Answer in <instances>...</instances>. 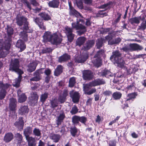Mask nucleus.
<instances>
[{
	"mask_svg": "<svg viewBox=\"0 0 146 146\" xmlns=\"http://www.w3.org/2000/svg\"><path fill=\"white\" fill-rule=\"evenodd\" d=\"M70 14L71 15H74L77 17L76 22L72 24V28L66 26L65 28V32L66 35L72 33L73 30L74 29L78 30L77 32L79 35H81L84 33L86 31V27L83 25L85 23V21L83 19H79V17L83 18L81 15L76 10H70Z\"/></svg>",
	"mask_w": 146,
	"mask_h": 146,
	"instance_id": "f257e3e1",
	"label": "nucleus"
},
{
	"mask_svg": "<svg viewBox=\"0 0 146 146\" xmlns=\"http://www.w3.org/2000/svg\"><path fill=\"white\" fill-rule=\"evenodd\" d=\"M19 61L18 59H15L12 61L9 68L10 70L16 72L19 74L18 78L15 79L14 84H13L14 86L17 87L19 86L20 82L22 78L21 75L23 73V71L19 68Z\"/></svg>",
	"mask_w": 146,
	"mask_h": 146,
	"instance_id": "f03ea898",
	"label": "nucleus"
},
{
	"mask_svg": "<svg viewBox=\"0 0 146 146\" xmlns=\"http://www.w3.org/2000/svg\"><path fill=\"white\" fill-rule=\"evenodd\" d=\"M44 40L50 42L52 44L57 45L61 42L62 39L56 33L52 34L49 31L45 32L43 36Z\"/></svg>",
	"mask_w": 146,
	"mask_h": 146,
	"instance_id": "7ed1b4c3",
	"label": "nucleus"
},
{
	"mask_svg": "<svg viewBox=\"0 0 146 146\" xmlns=\"http://www.w3.org/2000/svg\"><path fill=\"white\" fill-rule=\"evenodd\" d=\"M110 59L113 61L114 64H117L118 66L120 67L123 66L125 63L121 57V54L118 51H116L112 53Z\"/></svg>",
	"mask_w": 146,
	"mask_h": 146,
	"instance_id": "20e7f679",
	"label": "nucleus"
},
{
	"mask_svg": "<svg viewBox=\"0 0 146 146\" xmlns=\"http://www.w3.org/2000/svg\"><path fill=\"white\" fill-rule=\"evenodd\" d=\"M5 29L7 34V36H6L5 38V42L7 43V49H8L10 48L11 35L13 34V30L12 28L8 25L7 26Z\"/></svg>",
	"mask_w": 146,
	"mask_h": 146,
	"instance_id": "39448f33",
	"label": "nucleus"
},
{
	"mask_svg": "<svg viewBox=\"0 0 146 146\" xmlns=\"http://www.w3.org/2000/svg\"><path fill=\"white\" fill-rule=\"evenodd\" d=\"M43 73L42 69L36 70L33 74L34 77L30 79V81L37 82L39 81L41 79V74Z\"/></svg>",
	"mask_w": 146,
	"mask_h": 146,
	"instance_id": "423d86ee",
	"label": "nucleus"
},
{
	"mask_svg": "<svg viewBox=\"0 0 146 146\" xmlns=\"http://www.w3.org/2000/svg\"><path fill=\"white\" fill-rule=\"evenodd\" d=\"M31 96L29 97V101L32 105H35L37 102L38 96L36 92H32L31 94Z\"/></svg>",
	"mask_w": 146,
	"mask_h": 146,
	"instance_id": "0eeeda50",
	"label": "nucleus"
},
{
	"mask_svg": "<svg viewBox=\"0 0 146 146\" xmlns=\"http://www.w3.org/2000/svg\"><path fill=\"white\" fill-rule=\"evenodd\" d=\"M83 78L85 80H90L93 78L92 73L91 71L86 70L83 71Z\"/></svg>",
	"mask_w": 146,
	"mask_h": 146,
	"instance_id": "6e6552de",
	"label": "nucleus"
},
{
	"mask_svg": "<svg viewBox=\"0 0 146 146\" xmlns=\"http://www.w3.org/2000/svg\"><path fill=\"white\" fill-rule=\"evenodd\" d=\"M4 45V46L0 49V58L5 57L8 53V50L10 48L8 49H7V43L5 42Z\"/></svg>",
	"mask_w": 146,
	"mask_h": 146,
	"instance_id": "1a4fd4ad",
	"label": "nucleus"
},
{
	"mask_svg": "<svg viewBox=\"0 0 146 146\" xmlns=\"http://www.w3.org/2000/svg\"><path fill=\"white\" fill-rule=\"evenodd\" d=\"M95 42L92 40H89L87 41L83 47V49L84 50H89L94 45Z\"/></svg>",
	"mask_w": 146,
	"mask_h": 146,
	"instance_id": "9d476101",
	"label": "nucleus"
},
{
	"mask_svg": "<svg viewBox=\"0 0 146 146\" xmlns=\"http://www.w3.org/2000/svg\"><path fill=\"white\" fill-rule=\"evenodd\" d=\"M65 117V116L64 111L61 110L59 115L56 117V124L58 126L61 124Z\"/></svg>",
	"mask_w": 146,
	"mask_h": 146,
	"instance_id": "9b49d317",
	"label": "nucleus"
},
{
	"mask_svg": "<svg viewBox=\"0 0 146 146\" xmlns=\"http://www.w3.org/2000/svg\"><path fill=\"white\" fill-rule=\"evenodd\" d=\"M70 58V56L67 54H64L59 57L58 62L62 63L67 61Z\"/></svg>",
	"mask_w": 146,
	"mask_h": 146,
	"instance_id": "f8f14e48",
	"label": "nucleus"
},
{
	"mask_svg": "<svg viewBox=\"0 0 146 146\" xmlns=\"http://www.w3.org/2000/svg\"><path fill=\"white\" fill-rule=\"evenodd\" d=\"M70 94L74 103H75L78 102L79 96L78 92H74L73 91H72L70 93Z\"/></svg>",
	"mask_w": 146,
	"mask_h": 146,
	"instance_id": "ddd939ff",
	"label": "nucleus"
},
{
	"mask_svg": "<svg viewBox=\"0 0 146 146\" xmlns=\"http://www.w3.org/2000/svg\"><path fill=\"white\" fill-rule=\"evenodd\" d=\"M9 108L11 110H15L17 109V101L15 99L13 98H10Z\"/></svg>",
	"mask_w": 146,
	"mask_h": 146,
	"instance_id": "4468645a",
	"label": "nucleus"
},
{
	"mask_svg": "<svg viewBox=\"0 0 146 146\" xmlns=\"http://www.w3.org/2000/svg\"><path fill=\"white\" fill-rule=\"evenodd\" d=\"M14 125L20 130H21L23 128L24 121L22 117L19 118L18 121H16L14 123Z\"/></svg>",
	"mask_w": 146,
	"mask_h": 146,
	"instance_id": "2eb2a0df",
	"label": "nucleus"
},
{
	"mask_svg": "<svg viewBox=\"0 0 146 146\" xmlns=\"http://www.w3.org/2000/svg\"><path fill=\"white\" fill-rule=\"evenodd\" d=\"M16 23L19 26H21L27 21V19L22 16H17L16 18Z\"/></svg>",
	"mask_w": 146,
	"mask_h": 146,
	"instance_id": "dca6fc26",
	"label": "nucleus"
},
{
	"mask_svg": "<svg viewBox=\"0 0 146 146\" xmlns=\"http://www.w3.org/2000/svg\"><path fill=\"white\" fill-rule=\"evenodd\" d=\"M88 55L87 53L84 54L83 55L80 56L78 58H76V62L78 63L83 62L85 61L88 58Z\"/></svg>",
	"mask_w": 146,
	"mask_h": 146,
	"instance_id": "f3484780",
	"label": "nucleus"
},
{
	"mask_svg": "<svg viewBox=\"0 0 146 146\" xmlns=\"http://www.w3.org/2000/svg\"><path fill=\"white\" fill-rule=\"evenodd\" d=\"M26 139L27 141L28 146H36V141L35 138L31 136L26 138Z\"/></svg>",
	"mask_w": 146,
	"mask_h": 146,
	"instance_id": "a211bd4d",
	"label": "nucleus"
},
{
	"mask_svg": "<svg viewBox=\"0 0 146 146\" xmlns=\"http://www.w3.org/2000/svg\"><path fill=\"white\" fill-rule=\"evenodd\" d=\"M37 64L35 62H33L29 64L27 66V70L29 72H31L35 70Z\"/></svg>",
	"mask_w": 146,
	"mask_h": 146,
	"instance_id": "6ab92c4d",
	"label": "nucleus"
},
{
	"mask_svg": "<svg viewBox=\"0 0 146 146\" xmlns=\"http://www.w3.org/2000/svg\"><path fill=\"white\" fill-rule=\"evenodd\" d=\"M16 46L20 48L19 52H21L26 48V46L23 42L21 40H18L16 44Z\"/></svg>",
	"mask_w": 146,
	"mask_h": 146,
	"instance_id": "aec40b11",
	"label": "nucleus"
},
{
	"mask_svg": "<svg viewBox=\"0 0 146 146\" xmlns=\"http://www.w3.org/2000/svg\"><path fill=\"white\" fill-rule=\"evenodd\" d=\"M34 21L38 25L40 28L43 30H44L46 29V28L44 26L42 21L41 19L38 18L36 17V18H34Z\"/></svg>",
	"mask_w": 146,
	"mask_h": 146,
	"instance_id": "412c9836",
	"label": "nucleus"
},
{
	"mask_svg": "<svg viewBox=\"0 0 146 146\" xmlns=\"http://www.w3.org/2000/svg\"><path fill=\"white\" fill-rule=\"evenodd\" d=\"M32 128L30 127H27L24 129L23 134L25 138L29 137V135L32 133Z\"/></svg>",
	"mask_w": 146,
	"mask_h": 146,
	"instance_id": "4be33fe9",
	"label": "nucleus"
},
{
	"mask_svg": "<svg viewBox=\"0 0 146 146\" xmlns=\"http://www.w3.org/2000/svg\"><path fill=\"white\" fill-rule=\"evenodd\" d=\"M13 138V135L11 133H8L5 134L4 137V141L8 143L11 141Z\"/></svg>",
	"mask_w": 146,
	"mask_h": 146,
	"instance_id": "5701e85b",
	"label": "nucleus"
},
{
	"mask_svg": "<svg viewBox=\"0 0 146 146\" xmlns=\"http://www.w3.org/2000/svg\"><path fill=\"white\" fill-rule=\"evenodd\" d=\"M50 137V139L52 140L53 142L57 143L60 140L61 136L59 134H51Z\"/></svg>",
	"mask_w": 146,
	"mask_h": 146,
	"instance_id": "b1692460",
	"label": "nucleus"
},
{
	"mask_svg": "<svg viewBox=\"0 0 146 146\" xmlns=\"http://www.w3.org/2000/svg\"><path fill=\"white\" fill-rule=\"evenodd\" d=\"M106 41L105 38H101L98 39L96 41V46L98 49H100L103 46V43Z\"/></svg>",
	"mask_w": 146,
	"mask_h": 146,
	"instance_id": "393cba45",
	"label": "nucleus"
},
{
	"mask_svg": "<svg viewBox=\"0 0 146 146\" xmlns=\"http://www.w3.org/2000/svg\"><path fill=\"white\" fill-rule=\"evenodd\" d=\"M59 3V0H53L49 2L48 5L51 7L56 8L58 7Z\"/></svg>",
	"mask_w": 146,
	"mask_h": 146,
	"instance_id": "a878e982",
	"label": "nucleus"
},
{
	"mask_svg": "<svg viewBox=\"0 0 146 146\" xmlns=\"http://www.w3.org/2000/svg\"><path fill=\"white\" fill-rule=\"evenodd\" d=\"M29 111L28 107L27 106H21L19 109V112L21 115H25Z\"/></svg>",
	"mask_w": 146,
	"mask_h": 146,
	"instance_id": "bb28decb",
	"label": "nucleus"
},
{
	"mask_svg": "<svg viewBox=\"0 0 146 146\" xmlns=\"http://www.w3.org/2000/svg\"><path fill=\"white\" fill-rule=\"evenodd\" d=\"M131 51L141 50L143 47L137 44H130Z\"/></svg>",
	"mask_w": 146,
	"mask_h": 146,
	"instance_id": "cd10ccee",
	"label": "nucleus"
},
{
	"mask_svg": "<svg viewBox=\"0 0 146 146\" xmlns=\"http://www.w3.org/2000/svg\"><path fill=\"white\" fill-rule=\"evenodd\" d=\"M100 73L101 76H105L107 77H108L109 76H113L112 73L109 70L106 69L102 70L100 72Z\"/></svg>",
	"mask_w": 146,
	"mask_h": 146,
	"instance_id": "c85d7f7f",
	"label": "nucleus"
},
{
	"mask_svg": "<svg viewBox=\"0 0 146 146\" xmlns=\"http://www.w3.org/2000/svg\"><path fill=\"white\" fill-rule=\"evenodd\" d=\"M83 90L85 92V93L87 92L92 87H94L93 83L92 81L87 84H84Z\"/></svg>",
	"mask_w": 146,
	"mask_h": 146,
	"instance_id": "c756f323",
	"label": "nucleus"
},
{
	"mask_svg": "<svg viewBox=\"0 0 146 146\" xmlns=\"http://www.w3.org/2000/svg\"><path fill=\"white\" fill-rule=\"evenodd\" d=\"M63 66L60 65H58L54 72V74L56 76H58L62 72Z\"/></svg>",
	"mask_w": 146,
	"mask_h": 146,
	"instance_id": "7c9ffc66",
	"label": "nucleus"
},
{
	"mask_svg": "<svg viewBox=\"0 0 146 146\" xmlns=\"http://www.w3.org/2000/svg\"><path fill=\"white\" fill-rule=\"evenodd\" d=\"M92 82L94 86L99 85L103 84L105 83V82L104 80L102 79H96L92 81Z\"/></svg>",
	"mask_w": 146,
	"mask_h": 146,
	"instance_id": "2f4dec72",
	"label": "nucleus"
},
{
	"mask_svg": "<svg viewBox=\"0 0 146 146\" xmlns=\"http://www.w3.org/2000/svg\"><path fill=\"white\" fill-rule=\"evenodd\" d=\"M85 40L86 38L84 37H80L76 40V45L80 46L84 43Z\"/></svg>",
	"mask_w": 146,
	"mask_h": 146,
	"instance_id": "473e14b6",
	"label": "nucleus"
},
{
	"mask_svg": "<svg viewBox=\"0 0 146 146\" xmlns=\"http://www.w3.org/2000/svg\"><path fill=\"white\" fill-rule=\"evenodd\" d=\"M10 85L8 84H4L3 83H0V89L2 91H6L8 90Z\"/></svg>",
	"mask_w": 146,
	"mask_h": 146,
	"instance_id": "72a5a7b5",
	"label": "nucleus"
},
{
	"mask_svg": "<svg viewBox=\"0 0 146 146\" xmlns=\"http://www.w3.org/2000/svg\"><path fill=\"white\" fill-rule=\"evenodd\" d=\"M31 5H32L36 7L35 9H41L42 7L40 5L39 3L36 0H30Z\"/></svg>",
	"mask_w": 146,
	"mask_h": 146,
	"instance_id": "f704fd0d",
	"label": "nucleus"
},
{
	"mask_svg": "<svg viewBox=\"0 0 146 146\" xmlns=\"http://www.w3.org/2000/svg\"><path fill=\"white\" fill-rule=\"evenodd\" d=\"M79 116L74 115L72 118V122L74 125L79 124Z\"/></svg>",
	"mask_w": 146,
	"mask_h": 146,
	"instance_id": "c9c22d12",
	"label": "nucleus"
},
{
	"mask_svg": "<svg viewBox=\"0 0 146 146\" xmlns=\"http://www.w3.org/2000/svg\"><path fill=\"white\" fill-rule=\"evenodd\" d=\"M39 15L45 21H48L51 19L50 16L45 12L41 13Z\"/></svg>",
	"mask_w": 146,
	"mask_h": 146,
	"instance_id": "e433bc0d",
	"label": "nucleus"
},
{
	"mask_svg": "<svg viewBox=\"0 0 146 146\" xmlns=\"http://www.w3.org/2000/svg\"><path fill=\"white\" fill-rule=\"evenodd\" d=\"M15 137L18 141V143L20 144L23 142V136L20 134L17 133L15 135Z\"/></svg>",
	"mask_w": 146,
	"mask_h": 146,
	"instance_id": "4c0bfd02",
	"label": "nucleus"
},
{
	"mask_svg": "<svg viewBox=\"0 0 146 146\" xmlns=\"http://www.w3.org/2000/svg\"><path fill=\"white\" fill-rule=\"evenodd\" d=\"M141 18L140 17H135L131 19L130 20V21L131 24H138L140 23V20Z\"/></svg>",
	"mask_w": 146,
	"mask_h": 146,
	"instance_id": "58836bf2",
	"label": "nucleus"
},
{
	"mask_svg": "<svg viewBox=\"0 0 146 146\" xmlns=\"http://www.w3.org/2000/svg\"><path fill=\"white\" fill-rule=\"evenodd\" d=\"M76 78L74 77L70 78L69 80V84L68 86L70 88L73 87L76 83Z\"/></svg>",
	"mask_w": 146,
	"mask_h": 146,
	"instance_id": "ea45409f",
	"label": "nucleus"
},
{
	"mask_svg": "<svg viewBox=\"0 0 146 146\" xmlns=\"http://www.w3.org/2000/svg\"><path fill=\"white\" fill-rule=\"evenodd\" d=\"M18 97V102L20 103H22L25 102L27 99L26 96L25 94L24 93L20 95Z\"/></svg>",
	"mask_w": 146,
	"mask_h": 146,
	"instance_id": "a19ab883",
	"label": "nucleus"
},
{
	"mask_svg": "<svg viewBox=\"0 0 146 146\" xmlns=\"http://www.w3.org/2000/svg\"><path fill=\"white\" fill-rule=\"evenodd\" d=\"M121 94L118 92H114L112 94V96L115 100L119 99L121 97Z\"/></svg>",
	"mask_w": 146,
	"mask_h": 146,
	"instance_id": "79ce46f5",
	"label": "nucleus"
},
{
	"mask_svg": "<svg viewBox=\"0 0 146 146\" xmlns=\"http://www.w3.org/2000/svg\"><path fill=\"white\" fill-rule=\"evenodd\" d=\"M136 96V95L135 93H131L128 94L127 97L126 101H128L130 100H133Z\"/></svg>",
	"mask_w": 146,
	"mask_h": 146,
	"instance_id": "37998d69",
	"label": "nucleus"
},
{
	"mask_svg": "<svg viewBox=\"0 0 146 146\" xmlns=\"http://www.w3.org/2000/svg\"><path fill=\"white\" fill-rule=\"evenodd\" d=\"M104 52L103 50H101L98 51L97 53L94 56V58H100L104 55Z\"/></svg>",
	"mask_w": 146,
	"mask_h": 146,
	"instance_id": "c03bdc74",
	"label": "nucleus"
},
{
	"mask_svg": "<svg viewBox=\"0 0 146 146\" xmlns=\"http://www.w3.org/2000/svg\"><path fill=\"white\" fill-rule=\"evenodd\" d=\"M96 59L93 61V63L97 67L100 66L101 64V60L100 58H96Z\"/></svg>",
	"mask_w": 146,
	"mask_h": 146,
	"instance_id": "a18cd8bd",
	"label": "nucleus"
},
{
	"mask_svg": "<svg viewBox=\"0 0 146 146\" xmlns=\"http://www.w3.org/2000/svg\"><path fill=\"white\" fill-rule=\"evenodd\" d=\"M20 37L23 39L24 41H26L27 40V32L23 31L21 32L20 34Z\"/></svg>",
	"mask_w": 146,
	"mask_h": 146,
	"instance_id": "49530a36",
	"label": "nucleus"
},
{
	"mask_svg": "<svg viewBox=\"0 0 146 146\" xmlns=\"http://www.w3.org/2000/svg\"><path fill=\"white\" fill-rule=\"evenodd\" d=\"M76 3L79 9H83L84 6L81 0H76Z\"/></svg>",
	"mask_w": 146,
	"mask_h": 146,
	"instance_id": "de8ad7c7",
	"label": "nucleus"
},
{
	"mask_svg": "<svg viewBox=\"0 0 146 146\" xmlns=\"http://www.w3.org/2000/svg\"><path fill=\"white\" fill-rule=\"evenodd\" d=\"M33 134L36 136H40L41 135V131L39 129L35 128L33 131Z\"/></svg>",
	"mask_w": 146,
	"mask_h": 146,
	"instance_id": "09e8293b",
	"label": "nucleus"
},
{
	"mask_svg": "<svg viewBox=\"0 0 146 146\" xmlns=\"http://www.w3.org/2000/svg\"><path fill=\"white\" fill-rule=\"evenodd\" d=\"M146 28V21H144L139 26L138 28V30H145Z\"/></svg>",
	"mask_w": 146,
	"mask_h": 146,
	"instance_id": "8fccbe9b",
	"label": "nucleus"
},
{
	"mask_svg": "<svg viewBox=\"0 0 146 146\" xmlns=\"http://www.w3.org/2000/svg\"><path fill=\"white\" fill-rule=\"evenodd\" d=\"M50 104L52 108H54L57 107L58 103L56 100L54 99L50 101Z\"/></svg>",
	"mask_w": 146,
	"mask_h": 146,
	"instance_id": "3c124183",
	"label": "nucleus"
},
{
	"mask_svg": "<svg viewBox=\"0 0 146 146\" xmlns=\"http://www.w3.org/2000/svg\"><path fill=\"white\" fill-rule=\"evenodd\" d=\"M71 134L73 137H75L78 132V129L75 127L71 128L70 130Z\"/></svg>",
	"mask_w": 146,
	"mask_h": 146,
	"instance_id": "603ef678",
	"label": "nucleus"
},
{
	"mask_svg": "<svg viewBox=\"0 0 146 146\" xmlns=\"http://www.w3.org/2000/svg\"><path fill=\"white\" fill-rule=\"evenodd\" d=\"M106 40H109L108 41V44L112 45L115 44V40H111V37L109 36H106L105 37Z\"/></svg>",
	"mask_w": 146,
	"mask_h": 146,
	"instance_id": "864d4df0",
	"label": "nucleus"
},
{
	"mask_svg": "<svg viewBox=\"0 0 146 146\" xmlns=\"http://www.w3.org/2000/svg\"><path fill=\"white\" fill-rule=\"evenodd\" d=\"M48 96V94L47 93H44L42 94L40 97L41 101L43 103L44 102L47 98Z\"/></svg>",
	"mask_w": 146,
	"mask_h": 146,
	"instance_id": "5fc2aeb1",
	"label": "nucleus"
},
{
	"mask_svg": "<svg viewBox=\"0 0 146 146\" xmlns=\"http://www.w3.org/2000/svg\"><path fill=\"white\" fill-rule=\"evenodd\" d=\"M21 2L24 4L29 9H32L31 4L27 0H21Z\"/></svg>",
	"mask_w": 146,
	"mask_h": 146,
	"instance_id": "6e6d98bb",
	"label": "nucleus"
},
{
	"mask_svg": "<svg viewBox=\"0 0 146 146\" xmlns=\"http://www.w3.org/2000/svg\"><path fill=\"white\" fill-rule=\"evenodd\" d=\"M28 23L27 22V21L24 23V26L23 27V29L27 33H32V31L29 30V27L28 26Z\"/></svg>",
	"mask_w": 146,
	"mask_h": 146,
	"instance_id": "4d7b16f0",
	"label": "nucleus"
},
{
	"mask_svg": "<svg viewBox=\"0 0 146 146\" xmlns=\"http://www.w3.org/2000/svg\"><path fill=\"white\" fill-rule=\"evenodd\" d=\"M121 49L126 52L130 51H131L130 45L125 46L123 47Z\"/></svg>",
	"mask_w": 146,
	"mask_h": 146,
	"instance_id": "13d9d810",
	"label": "nucleus"
},
{
	"mask_svg": "<svg viewBox=\"0 0 146 146\" xmlns=\"http://www.w3.org/2000/svg\"><path fill=\"white\" fill-rule=\"evenodd\" d=\"M78 109L77 107L76 106H74L72 108L70 113L72 115L75 114L78 112Z\"/></svg>",
	"mask_w": 146,
	"mask_h": 146,
	"instance_id": "bf43d9fd",
	"label": "nucleus"
},
{
	"mask_svg": "<svg viewBox=\"0 0 146 146\" xmlns=\"http://www.w3.org/2000/svg\"><path fill=\"white\" fill-rule=\"evenodd\" d=\"M66 99V98L61 95L59 96L58 101L60 103L62 104L65 102Z\"/></svg>",
	"mask_w": 146,
	"mask_h": 146,
	"instance_id": "052dcab7",
	"label": "nucleus"
},
{
	"mask_svg": "<svg viewBox=\"0 0 146 146\" xmlns=\"http://www.w3.org/2000/svg\"><path fill=\"white\" fill-rule=\"evenodd\" d=\"M112 3L111 1H109L108 3L105 4L104 5H101L98 7V8L99 9H104L109 6L110 5L112 4Z\"/></svg>",
	"mask_w": 146,
	"mask_h": 146,
	"instance_id": "680f3d73",
	"label": "nucleus"
},
{
	"mask_svg": "<svg viewBox=\"0 0 146 146\" xmlns=\"http://www.w3.org/2000/svg\"><path fill=\"white\" fill-rule=\"evenodd\" d=\"M68 40L70 42H71L74 39V35L73 33L68 34L67 35Z\"/></svg>",
	"mask_w": 146,
	"mask_h": 146,
	"instance_id": "e2e57ef3",
	"label": "nucleus"
},
{
	"mask_svg": "<svg viewBox=\"0 0 146 146\" xmlns=\"http://www.w3.org/2000/svg\"><path fill=\"white\" fill-rule=\"evenodd\" d=\"M79 121L82 123L85 124L87 121L86 118L84 116H79Z\"/></svg>",
	"mask_w": 146,
	"mask_h": 146,
	"instance_id": "0e129e2a",
	"label": "nucleus"
},
{
	"mask_svg": "<svg viewBox=\"0 0 146 146\" xmlns=\"http://www.w3.org/2000/svg\"><path fill=\"white\" fill-rule=\"evenodd\" d=\"M96 90L95 88H93L89 91L88 90L87 92H86L85 94L88 95H90L94 93H95L96 92Z\"/></svg>",
	"mask_w": 146,
	"mask_h": 146,
	"instance_id": "69168bd1",
	"label": "nucleus"
},
{
	"mask_svg": "<svg viewBox=\"0 0 146 146\" xmlns=\"http://www.w3.org/2000/svg\"><path fill=\"white\" fill-rule=\"evenodd\" d=\"M7 92L6 91H2L1 90L0 91V99H3L5 95Z\"/></svg>",
	"mask_w": 146,
	"mask_h": 146,
	"instance_id": "338daca9",
	"label": "nucleus"
},
{
	"mask_svg": "<svg viewBox=\"0 0 146 146\" xmlns=\"http://www.w3.org/2000/svg\"><path fill=\"white\" fill-rule=\"evenodd\" d=\"M109 146H116V143L114 140H111L109 141L108 143Z\"/></svg>",
	"mask_w": 146,
	"mask_h": 146,
	"instance_id": "774afa93",
	"label": "nucleus"
}]
</instances>
